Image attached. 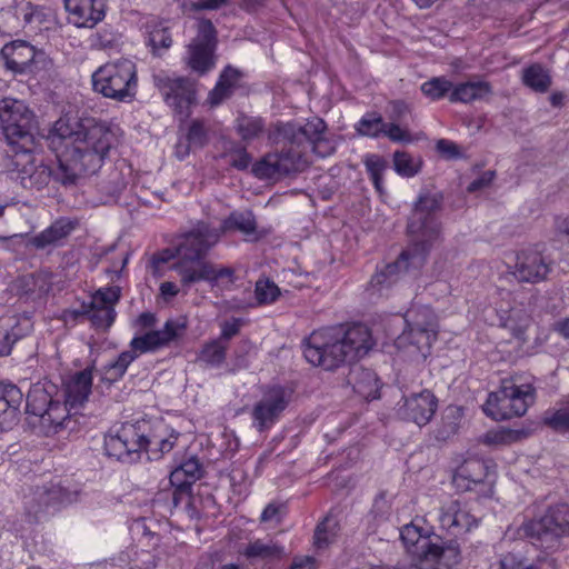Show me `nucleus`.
<instances>
[{
	"mask_svg": "<svg viewBox=\"0 0 569 569\" xmlns=\"http://www.w3.org/2000/svg\"><path fill=\"white\" fill-rule=\"evenodd\" d=\"M0 121L7 141L14 148L10 171L23 187H43L50 179L66 187L81 183V179L99 170L114 142V133L106 122L58 118L47 137L58 160L51 169L32 154L33 112L24 101L0 99Z\"/></svg>",
	"mask_w": 569,
	"mask_h": 569,
	"instance_id": "nucleus-1",
	"label": "nucleus"
},
{
	"mask_svg": "<svg viewBox=\"0 0 569 569\" xmlns=\"http://www.w3.org/2000/svg\"><path fill=\"white\" fill-rule=\"evenodd\" d=\"M327 124L322 118H310L305 124L296 122H278L269 131V139L273 142H283L280 152H270L261 160L254 162L252 171L260 179H279L290 172H299L309 166L307 157L309 147L320 158L331 156L336 143L326 138Z\"/></svg>",
	"mask_w": 569,
	"mask_h": 569,
	"instance_id": "nucleus-2",
	"label": "nucleus"
},
{
	"mask_svg": "<svg viewBox=\"0 0 569 569\" xmlns=\"http://www.w3.org/2000/svg\"><path fill=\"white\" fill-rule=\"evenodd\" d=\"M442 206L440 192H421L413 203V209L408 220V232L411 236V244L405 249L398 259L391 264H386L371 278L370 287L382 290L395 284L405 271L422 268L432 246L438 242L442 233V224L437 218V212Z\"/></svg>",
	"mask_w": 569,
	"mask_h": 569,
	"instance_id": "nucleus-3",
	"label": "nucleus"
},
{
	"mask_svg": "<svg viewBox=\"0 0 569 569\" xmlns=\"http://www.w3.org/2000/svg\"><path fill=\"white\" fill-rule=\"evenodd\" d=\"M223 233L222 222L219 226L210 222H198L191 230L183 234L177 247L178 260L176 269L181 288L187 292L199 280H207L214 284H232L234 270L230 267H216L207 262L204 257L212 246L219 242Z\"/></svg>",
	"mask_w": 569,
	"mask_h": 569,
	"instance_id": "nucleus-4",
	"label": "nucleus"
},
{
	"mask_svg": "<svg viewBox=\"0 0 569 569\" xmlns=\"http://www.w3.org/2000/svg\"><path fill=\"white\" fill-rule=\"evenodd\" d=\"M375 341L367 326L326 327L307 338L303 355L308 362L323 369H337L342 362H352L371 350Z\"/></svg>",
	"mask_w": 569,
	"mask_h": 569,
	"instance_id": "nucleus-5",
	"label": "nucleus"
},
{
	"mask_svg": "<svg viewBox=\"0 0 569 569\" xmlns=\"http://www.w3.org/2000/svg\"><path fill=\"white\" fill-rule=\"evenodd\" d=\"M177 438L178 433L171 431L163 420H137L124 422L116 433L107 435L104 449L108 455L118 459H132L142 449L152 459H158L173 449Z\"/></svg>",
	"mask_w": 569,
	"mask_h": 569,
	"instance_id": "nucleus-6",
	"label": "nucleus"
},
{
	"mask_svg": "<svg viewBox=\"0 0 569 569\" xmlns=\"http://www.w3.org/2000/svg\"><path fill=\"white\" fill-rule=\"evenodd\" d=\"M186 326L180 321H173L169 319L166 321L161 329H150L146 333L134 336L130 342L129 350H122L114 361L108 363L102 370V379L112 383L123 377L129 365L136 360L139 353L144 351H156L160 348H164L168 343H171L173 339H177L181 332H183Z\"/></svg>",
	"mask_w": 569,
	"mask_h": 569,
	"instance_id": "nucleus-7",
	"label": "nucleus"
},
{
	"mask_svg": "<svg viewBox=\"0 0 569 569\" xmlns=\"http://www.w3.org/2000/svg\"><path fill=\"white\" fill-rule=\"evenodd\" d=\"M58 393L57 385L50 380L36 382L27 393V411L31 423L43 435H54L64 426L68 410L57 399Z\"/></svg>",
	"mask_w": 569,
	"mask_h": 569,
	"instance_id": "nucleus-8",
	"label": "nucleus"
},
{
	"mask_svg": "<svg viewBox=\"0 0 569 569\" xmlns=\"http://www.w3.org/2000/svg\"><path fill=\"white\" fill-rule=\"evenodd\" d=\"M92 88L103 97L132 100L137 97V63L132 59H117L100 66L91 76Z\"/></svg>",
	"mask_w": 569,
	"mask_h": 569,
	"instance_id": "nucleus-9",
	"label": "nucleus"
},
{
	"mask_svg": "<svg viewBox=\"0 0 569 569\" xmlns=\"http://www.w3.org/2000/svg\"><path fill=\"white\" fill-rule=\"evenodd\" d=\"M536 389L531 382H523L516 376L503 380L497 391L489 392L483 411L493 419H509L515 415H525L535 402Z\"/></svg>",
	"mask_w": 569,
	"mask_h": 569,
	"instance_id": "nucleus-10",
	"label": "nucleus"
},
{
	"mask_svg": "<svg viewBox=\"0 0 569 569\" xmlns=\"http://www.w3.org/2000/svg\"><path fill=\"white\" fill-rule=\"evenodd\" d=\"M153 83L161 92L167 104H169L180 119L190 116V109L196 102V82L188 76H176L170 72H157L153 74Z\"/></svg>",
	"mask_w": 569,
	"mask_h": 569,
	"instance_id": "nucleus-11",
	"label": "nucleus"
},
{
	"mask_svg": "<svg viewBox=\"0 0 569 569\" xmlns=\"http://www.w3.org/2000/svg\"><path fill=\"white\" fill-rule=\"evenodd\" d=\"M217 30L210 19L198 23V32L188 44L186 62L197 73H207L216 63Z\"/></svg>",
	"mask_w": 569,
	"mask_h": 569,
	"instance_id": "nucleus-12",
	"label": "nucleus"
},
{
	"mask_svg": "<svg viewBox=\"0 0 569 569\" xmlns=\"http://www.w3.org/2000/svg\"><path fill=\"white\" fill-rule=\"evenodd\" d=\"M520 538H545V536H566L569 533V505L560 502L547 509L539 519L525 521L517 530Z\"/></svg>",
	"mask_w": 569,
	"mask_h": 569,
	"instance_id": "nucleus-13",
	"label": "nucleus"
},
{
	"mask_svg": "<svg viewBox=\"0 0 569 569\" xmlns=\"http://www.w3.org/2000/svg\"><path fill=\"white\" fill-rule=\"evenodd\" d=\"M408 325L400 339H408L420 351L429 350L438 337V318L429 307H416L406 315Z\"/></svg>",
	"mask_w": 569,
	"mask_h": 569,
	"instance_id": "nucleus-14",
	"label": "nucleus"
},
{
	"mask_svg": "<svg viewBox=\"0 0 569 569\" xmlns=\"http://www.w3.org/2000/svg\"><path fill=\"white\" fill-rule=\"evenodd\" d=\"M121 296V287H100L91 296L90 302L83 305V312L87 313L91 323L97 328H109L117 317V306Z\"/></svg>",
	"mask_w": 569,
	"mask_h": 569,
	"instance_id": "nucleus-15",
	"label": "nucleus"
},
{
	"mask_svg": "<svg viewBox=\"0 0 569 569\" xmlns=\"http://www.w3.org/2000/svg\"><path fill=\"white\" fill-rule=\"evenodd\" d=\"M289 401V395L282 387H272L266 391L261 399L254 403L252 409L253 426L258 430L270 428L281 412L284 411Z\"/></svg>",
	"mask_w": 569,
	"mask_h": 569,
	"instance_id": "nucleus-16",
	"label": "nucleus"
},
{
	"mask_svg": "<svg viewBox=\"0 0 569 569\" xmlns=\"http://www.w3.org/2000/svg\"><path fill=\"white\" fill-rule=\"evenodd\" d=\"M508 269L519 282H539L547 278L550 264L540 251L525 249L518 251L515 263L508 264Z\"/></svg>",
	"mask_w": 569,
	"mask_h": 569,
	"instance_id": "nucleus-17",
	"label": "nucleus"
},
{
	"mask_svg": "<svg viewBox=\"0 0 569 569\" xmlns=\"http://www.w3.org/2000/svg\"><path fill=\"white\" fill-rule=\"evenodd\" d=\"M1 56L4 58L8 69L16 73L34 71L37 62L46 58L44 53H38L37 49L26 40H13V42L4 44Z\"/></svg>",
	"mask_w": 569,
	"mask_h": 569,
	"instance_id": "nucleus-18",
	"label": "nucleus"
},
{
	"mask_svg": "<svg viewBox=\"0 0 569 569\" xmlns=\"http://www.w3.org/2000/svg\"><path fill=\"white\" fill-rule=\"evenodd\" d=\"M437 409L438 399L433 392L420 391L405 397L402 403L398 406V413L403 419L415 421L418 426H425L430 421Z\"/></svg>",
	"mask_w": 569,
	"mask_h": 569,
	"instance_id": "nucleus-19",
	"label": "nucleus"
},
{
	"mask_svg": "<svg viewBox=\"0 0 569 569\" xmlns=\"http://www.w3.org/2000/svg\"><path fill=\"white\" fill-rule=\"evenodd\" d=\"M92 389V369L87 368L82 371H77L64 383V401L63 406L67 409L64 426L70 421V411H77L81 405L88 400Z\"/></svg>",
	"mask_w": 569,
	"mask_h": 569,
	"instance_id": "nucleus-20",
	"label": "nucleus"
},
{
	"mask_svg": "<svg viewBox=\"0 0 569 569\" xmlns=\"http://www.w3.org/2000/svg\"><path fill=\"white\" fill-rule=\"evenodd\" d=\"M106 0H64L69 21L76 27H96L106 16Z\"/></svg>",
	"mask_w": 569,
	"mask_h": 569,
	"instance_id": "nucleus-21",
	"label": "nucleus"
},
{
	"mask_svg": "<svg viewBox=\"0 0 569 569\" xmlns=\"http://www.w3.org/2000/svg\"><path fill=\"white\" fill-rule=\"evenodd\" d=\"M22 399L23 392L17 385L0 382V432L18 423Z\"/></svg>",
	"mask_w": 569,
	"mask_h": 569,
	"instance_id": "nucleus-22",
	"label": "nucleus"
},
{
	"mask_svg": "<svg viewBox=\"0 0 569 569\" xmlns=\"http://www.w3.org/2000/svg\"><path fill=\"white\" fill-rule=\"evenodd\" d=\"M490 477V467L482 458H467L459 465L452 476V482L458 489L468 491L475 489L479 482Z\"/></svg>",
	"mask_w": 569,
	"mask_h": 569,
	"instance_id": "nucleus-23",
	"label": "nucleus"
},
{
	"mask_svg": "<svg viewBox=\"0 0 569 569\" xmlns=\"http://www.w3.org/2000/svg\"><path fill=\"white\" fill-rule=\"evenodd\" d=\"M439 520L442 527L450 529L453 533L469 531L478 522L467 505H462L460 500H450L443 505L440 509Z\"/></svg>",
	"mask_w": 569,
	"mask_h": 569,
	"instance_id": "nucleus-24",
	"label": "nucleus"
},
{
	"mask_svg": "<svg viewBox=\"0 0 569 569\" xmlns=\"http://www.w3.org/2000/svg\"><path fill=\"white\" fill-rule=\"evenodd\" d=\"M240 553L251 561L272 562L282 559L286 549L283 545L271 540V538H253L240 549Z\"/></svg>",
	"mask_w": 569,
	"mask_h": 569,
	"instance_id": "nucleus-25",
	"label": "nucleus"
},
{
	"mask_svg": "<svg viewBox=\"0 0 569 569\" xmlns=\"http://www.w3.org/2000/svg\"><path fill=\"white\" fill-rule=\"evenodd\" d=\"M400 537L411 555L422 559V561H431V538L426 537L419 526L406 523L400 529Z\"/></svg>",
	"mask_w": 569,
	"mask_h": 569,
	"instance_id": "nucleus-26",
	"label": "nucleus"
},
{
	"mask_svg": "<svg viewBox=\"0 0 569 569\" xmlns=\"http://www.w3.org/2000/svg\"><path fill=\"white\" fill-rule=\"evenodd\" d=\"M348 381L353 390L363 398H376L379 396V378L373 369L351 368L348 373Z\"/></svg>",
	"mask_w": 569,
	"mask_h": 569,
	"instance_id": "nucleus-27",
	"label": "nucleus"
},
{
	"mask_svg": "<svg viewBox=\"0 0 569 569\" xmlns=\"http://www.w3.org/2000/svg\"><path fill=\"white\" fill-rule=\"evenodd\" d=\"M491 92L492 88L490 82H486V80H467V82H459L456 87L452 84L449 99L470 102V100L485 99V97H488Z\"/></svg>",
	"mask_w": 569,
	"mask_h": 569,
	"instance_id": "nucleus-28",
	"label": "nucleus"
},
{
	"mask_svg": "<svg viewBox=\"0 0 569 569\" xmlns=\"http://www.w3.org/2000/svg\"><path fill=\"white\" fill-rule=\"evenodd\" d=\"M147 43L150 46L152 52L158 54L159 50H167L172 46L173 39L170 28L166 26L164 21L159 19H151L147 21Z\"/></svg>",
	"mask_w": 569,
	"mask_h": 569,
	"instance_id": "nucleus-29",
	"label": "nucleus"
},
{
	"mask_svg": "<svg viewBox=\"0 0 569 569\" xmlns=\"http://www.w3.org/2000/svg\"><path fill=\"white\" fill-rule=\"evenodd\" d=\"M52 286V272H48V270H39V272L24 274L19 279V287L22 292L31 295V297H42L51 290Z\"/></svg>",
	"mask_w": 569,
	"mask_h": 569,
	"instance_id": "nucleus-30",
	"label": "nucleus"
},
{
	"mask_svg": "<svg viewBox=\"0 0 569 569\" xmlns=\"http://www.w3.org/2000/svg\"><path fill=\"white\" fill-rule=\"evenodd\" d=\"M74 227V222L66 220V218L56 220L53 224L42 230V232L33 238V244L39 246V248H43V246L48 244H57V242L67 238Z\"/></svg>",
	"mask_w": 569,
	"mask_h": 569,
	"instance_id": "nucleus-31",
	"label": "nucleus"
},
{
	"mask_svg": "<svg viewBox=\"0 0 569 569\" xmlns=\"http://www.w3.org/2000/svg\"><path fill=\"white\" fill-rule=\"evenodd\" d=\"M522 81L536 92H547L552 83V77L541 63H531L521 72Z\"/></svg>",
	"mask_w": 569,
	"mask_h": 569,
	"instance_id": "nucleus-32",
	"label": "nucleus"
},
{
	"mask_svg": "<svg viewBox=\"0 0 569 569\" xmlns=\"http://www.w3.org/2000/svg\"><path fill=\"white\" fill-rule=\"evenodd\" d=\"M239 77V70L228 66V68L221 72L216 87L210 91L208 97L209 102L211 104H219V102H222V100L228 99Z\"/></svg>",
	"mask_w": 569,
	"mask_h": 569,
	"instance_id": "nucleus-33",
	"label": "nucleus"
},
{
	"mask_svg": "<svg viewBox=\"0 0 569 569\" xmlns=\"http://www.w3.org/2000/svg\"><path fill=\"white\" fill-rule=\"evenodd\" d=\"M199 477H201V465L198 458H188L171 472L170 480L177 487H187Z\"/></svg>",
	"mask_w": 569,
	"mask_h": 569,
	"instance_id": "nucleus-34",
	"label": "nucleus"
},
{
	"mask_svg": "<svg viewBox=\"0 0 569 569\" xmlns=\"http://www.w3.org/2000/svg\"><path fill=\"white\" fill-rule=\"evenodd\" d=\"M460 559L461 550L457 542L441 545V542H432L431 540L430 561H437L446 567H452V565H457Z\"/></svg>",
	"mask_w": 569,
	"mask_h": 569,
	"instance_id": "nucleus-35",
	"label": "nucleus"
},
{
	"mask_svg": "<svg viewBox=\"0 0 569 569\" xmlns=\"http://www.w3.org/2000/svg\"><path fill=\"white\" fill-rule=\"evenodd\" d=\"M550 560H528L520 553H506L501 556L495 569H547L551 567Z\"/></svg>",
	"mask_w": 569,
	"mask_h": 569,
	"instance_id": "nucleus-36",
	"label": "nucleus"
},
{
	"mask_svg": "<svg viewBox=\"0 0 569 569\" xmlns=\"http://www.w3.org/2000/svg\"><path fill=\"white\" fill-rule=\"evenodd\" d=\"M531 322V315L523 307H513L505 319V326L510 328L519 339H527V330Z\"/></svg>",
	"mask_w": 569,
	"mask_h": 569,
	"instance_id": "nucleus-37",
	"label": "nucleus"
},
{
	"mask_svg": "<svg viewBox=\"0 0 569 569\" xmlns=\"http://www.w3.org/2000/svg\"><path fill=\"white\" fill-rule=\"evenodd\" d=\"M363 163L378 193H385L383 173L389 166L388 160L380 157V154H367Z\"/></svg>",
	"mask_w": 569,
	"mask_h": 569,
	"instance_id": "nucleus-38",
	"label": "nucleus"
},
{
	"mask_svg": "<svg viewBox=\"0 0 569 569\" xmlns=\"http://www.w3.org/2000/svg\"><path fill=\"white\" fill-rule=\"evenodd\" d=\"M227 358V345H223L221 333L216 340L203 346L199 352V360L209 367H220Z\"/></svg>",
	"mask_w": 569,
	"mask_h": 569,
	"instance_id": "nucleus-39",
	"label": "nucleus"
},
{
	"mask_svg": "<svg viewBox=\"0 0 569 569\" xmlns=\"http://www.w3.org/2000/svg\"><path fill=\"white\" fill-rule=\"evenodd\" d=\"M222 229H239L242 233H254L257 221L252 211H233L221 222Z\"/></svg>",
	"mask_w": 569,
	"mask_h": 569,
	"instance_id": "nucleus-40",
	"label": "nucleus"
},
{
	"mask_svg": "<svg viewBox=\"0 0 569 569\" xmlns=\"http://www.w3.org/2000/svg\"><path fill=\"white\" fill-rule=\"evenodd\" d=\"M542 421L557 432H569V401L560 408L545 411Z\"/></svg>",
	"mask_w": 569,
	"mask_h": 569,
	"instance_id": "nucleus-41",
	"label": "nucleus"
},
{
	"mask_svg": "<svg viewBox=\"0 0 569 569\" xmlns=\"http://www.w3.org/2000/svg\"><path fill=\"white\" fill-rule=\"evenodd\" d=\"M421 91L429 99H442L448 92L451 94L452 82L448 78H443V76H436V78H430V80L422 82Z\"/></svg>",
	"mask_w": 569,
	"mask_h": 569,
	"instance_id": "nucleus-42",
	"label": "nucleus"
},
{
	"mask_svg": "<svg viewBox=\"0 0 569 569\" xmlns=\"http://www.w3.org/2000/svg\"><path fill=\"white\" fill-rule=\"evenodd\" d=\"M385 128L386 122L381 114H377V112H369L368 114H365L356 124V129L360 134H367V137H379V134H385Z\"/></svg>",
	"mask_w": 569,
	"mask_h": 569,
	"instance_id": "nucleus-43",
	"label": "nucleus"
},
{
	"mask_svg": "<svg viewBox=\"0 0 569 569\" xmlns=\"http://www.w3.org/2000/svg\"><path fill=\"white\" fill-rule=\"evenodd\" d=\"M237 130L242 139H256L264 130V120L259 117L237 118Z\"/></svg>",
	"mask_w": 569,
	"mask_h": 569,
	"instance_id": "nucleus-44",
	"label": "nucleus"
},
{
	"mask_svg": "<svg viewBox=\"0 0 569 569\" xmlns=\"http://www.w3.org/2000/svg\"><path fill=\"white\" fill-rule=\"evenodd\" d=\"M421 164V159H415L408 152H395L393 154V167L403 177H415L419 172Z\"/></svg>",
	"mask_w": 569,
	"mask_h": 569,
	"instance_id": "nucleus-45",
	"label": "nucleus"
},
{
	"mask_svg": "<svg viewBox=\"0 0 569 569\" xmlns=\"http://www.w3.org/2000/svg\"><path fill=\"white\" fill-rule=\"evenodd\" d=\"M208 140V129L204 120L196 118L191 121L187 130V141L189 147H203Z\"/></svg>",
	"mask_w": 569,
	"mask_h": 569,
	"instance_id": "nucleus-46",
	"label": "nucleus"
},
{
	"mask_svg": "<svg viewBox=\"0 0 569 569\" xmlns=\"http://www.w3.org/2000/svg\"><path fill=\"white\" fill-rule=\"evenodd\" d=\"M280 292L279 287L270 279H260L256 283L254 293L260 303H272Z\"/></svg>",
	"mask_w": 569,
	"mask_h": 569,
	"instance_id": "nucleus-47",
	"label": "nucleus"
},
{
	"mask_svg": "<svg viewBox=\"0 0 569 569\" xmlns=\"http://www.w3.org/2000/svg\"><path fill=\"white\" fill-rule=\"evenodd\" d=\"M383 134H386V137L391 141H412L410 131L405 129V127H401V124H398V120H392V118L390 122H385Z\"/></svg>",
	"mask_w": 569,
	"mask_h": 569,
	"instance_id": "nucleus-48",
	"label": "nucleus"
},
{
	"mask_svg": "<svg viewBox=\"0 0 569 569\" xmlns=\"http://www.w3.org/2000/svg\"><path fill=\"white\" fill-rule=\"evenodd\" d=\"M517 436L518 433L510 431V429H496L495 431L485 433L482 441L486 442V445H508V442H512Z\"/></svg>",
	"mask_w": 569,
	"mask_h": 569,
	"instance_id": "nucleus-49",
	"label": "nucleus"
},
{
	"mask_svg": "<svg viewBox=\"0 0 569 569\" xmlns=\"http://www.w3.org/2000/svg\"><path fill=\"white\" fill-rule=\"evenodd\" d=\"M335 537V531L331 526L330 519H325V521H321L315 530V543L318 546V548H325V546H328L330 541H332Z\"/></svg>",
	"mask_w": 569,
	"mask_h": 569,
	"instance_id": "nucleus-50",
	"label": "nucleus"
},
{
	"mask_svg": "<svg viewBox=\"0 0 569 569\" xmlns=\"http://www.w3.org/2000/svg\"><path fill=\"white\" fill-rule=\"evenodd\" d=\"M13 13L24 22H31L37 14V7L30 0H13Z\"/></svg>",
	"mask_w": 569,
	"mask_h": 569,
	"instance_id": "nucleus-51",
	"label": "nucleus"
},
{
	"mask_svg": "<svg viewBox=\"0 0 569 569\" xmlns=\"http://www.w3.org/2000/svg\"><path fill=\"white\" fill-rule=\"evenodd\" d=\"M228 159L231 166H234L236 168H248L252 160L251 154H249L246 148H238V150H233L228 154Z\"/></svg>",
	"mask_w": 569,
	"mask_h": 569,
	"instance_id": "nucleus-52",
	"label": "nucleus"
},
{
	"mask_svg": "<svg viewBox=\"0 0 569 569\" xmlns=\"http://www.w3.org/2000/svg\"><path fill=\"white\" fill-rule=\"evenodd\" d=\"M240 329V323L237 319L233 321H224L221 326V341L227 345V350L229 348V341L233 335H238Z\"/></svg>",
	"mask_w": 569,
	"mask_h": 569,
	"instance_id": "nucleus-53",
	"label": "nucleus"
},
{
	"mask_svg": "<svg viewBox=\"0 0 569 569\" xmlns=\"http://www.w3.org/2000/svg\"><path fill=\"white\" fill-rule=\"evenodd\" d=\"M229 0H194L190 3L192 10H218L226 6Z\"/></svg>",
	"mask_w": 569,
	"mask_h": 569,
	"instance_id": "nucleus-54",
	"label": "nucleus"
},
{
	"mask_svg": "<svg viewBox=\"0 0 569 569\" xmlns=\"http://www.w3.org/2000/svg\"><path fill=\"white\" fill-rule=\"evenodd\" d=\"M495 179V171H485L479 178L470 182L467 187L469 191H477V189H482V187H487V184L492 183Z\"/></svg>",
	"mask_w": 569,
	"mask_h": 569,
	"instance_id": "nucleus-55",
	"label": "nucleus"
},
{
	"mask_svg": "<svg viewBox=\"0 0 569 569\" xmlns=\"http://www.w3.org/2000/svg\"><path fill=\"white\" fill-rule=\"evenodd\" d=\"M389 108V118L397 119L398 121L405 118L409 111V106L406 101H391Z\"/></svg>",
	"mask_w": 569,
	"mask_h": 569,
	"instance_id": "nucleus-56",
	"label": "nucleus"
},
{
	"mask_svg": "<svg viewBox=\"0 0 569 569\" xmlns=\"http://www.w3.org/2000/svg\"><path fill=\"white\" fill-rule=\"evenodd\" d=\"M437 149L438 151H440V153H445V156H448V158H456V156H459L460 153L457 143L450 140L437 141Z\"/></svg>",
	"mask_w": 569,
	"mask_h": 569,
	"instance_id": "nucleus-57",
	"label": "nucleus"
},
{
	"mask_svg": "<svg viewBox=\"0 0 569 569\" xmlns=\"http://www.w3.org/2000/svg\"><path fill=\"white\" fill-rule=\"evenodd\" d=\"M14 340L7 327H0V356L9 353L12 348Z\"/></svg>",
	"mask_w": 569,
	"mask_h": 569,
	"instance_id": "nucleus-58",
	"label": "nucleus"
},
{
	"mask_svg": "<svg viewBox=\"0 0 569 569\" xmlns=\"http://www.w3.org/2000/svg\"><path fill=\"white\" fill-rule=\"evenodd\" d=\"M317 561L311 556H305L303 558H295L289 569H316Z\"/></svg>",
	"mask_w": 569,
	"mask_h": 569,
	"instance_id": "nucleus-59",
	"label": "nucleus"
},
{
	"mask_svg": "<svg viewBox=\"0 0 569 569\" xmlns=\"http://www.w3.org/2000/svg\"><path fill=\"white\" fill-rule=\"evenodd\" d=\"M157 322V317L154 312H141L139 317L136 319V325L141 328H151L154 327Z\"/></svg>",
	"mask_w": 569,
	"mask_h": 569,
	"instance_id": "nucleus-60",
	"label": "nucleus"
},
{
	"mask_svg": "<svg viewBox=\"0 0 569 569\" xmlns=\"http://www.w3.org/2000/svg\"><path fill=\"white\" fill-rule=\"evenodd\" d=\"M180 287L173 281H163L160 286V292L164 299H171V297H176L178 295Z\"/></svg>",
	"mask_w": 569,
	"mask_h": 569,
	"instance_id": "nucleus-61",
	"label": "nucleus"
},
{
	"mask_svg": "<svg viewBox=\"0 0 569 569\" xmlns=\"http://www.w3.org/2000/svg\"><path fill=\"white\" fill-rule=\"evenodd\" d=\"M279 515V507H277V505H267L261 513V517L260 519L261 520H272V519H277Z\"/></svg>",
	"mask_w": 569,
	"mask_h": 569,
	"instance_id": "nucleus-62",
	"label": "nucleus"
},
{
	"mask_svg": "<svg viewBox=\"0 0 569 569\" xmlns=\"http://www.w3.org/2000/svg\"><path fill=\"white\" fill-rule=\"evenodd\" d=\"M563 100L565 96L563 93H560V91H556V93H551L550 96V102L553 107H561Z\"/></svg>",
	"mask_w": 569,
	"mask_h": 569,
	"instance_id": "nucleus-63",
	"label": "nucleus"
},
{
	"mask_svg": "<svg viewBox=\"0 0 569 569\" xmlns=\"http://www.w3.org/2000/svg\"><path fill=\"white\" fill-rule=\"evenodd\" d=\"M557 328L563 337H567L569 339V319H565V321H561L557 325Z\"/></svg>",
	"mask_w": 569,
	"mask_h": 569,
	"instance_id": "nucleus-64",
	"label": "nucleus"
}]
</instances>
